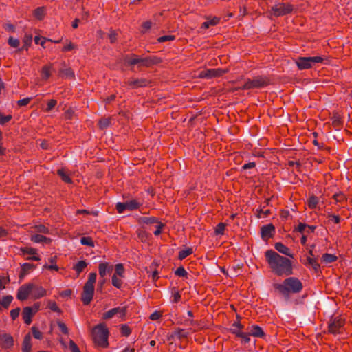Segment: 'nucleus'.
I'll return each mask as SVG.
<instances>
[{
    "label": "nucleus",
    "mask_w": 352,
    "mask_h": 352,
    "mask_svg": "<svg viewBox=\"0 0 352 352\" xmlns=\"http://www.w3.org/2000/svg\"><path fill=\"white\" fill-rule=\"evenodd\" d=\"M266 260L272 271L280 276H288L293 274L292 261L272 250L265 252Z\"/></svg>",
    "instance_id": "nucleus-1"
},
{
    "label": "nucleus",
    "mask_w": 352,
    "mask_h": 352,
    "mask_svg": "<svg viewBox=\"0 0 352 352\" xmlns=\"http://www.w3.org/2000/svg\"><path fill=\"white\" fill-rule=\"evenodd\" d=\"M273 287L286 299L289 298L290 294L299 293L303 288L302 282L296 277L287 278L282 283H274Z\"/></svg>",
    "instance_id": "nucleus-2"
},
{
    "label": "nucleus",
    "mask_w": 352,
    "mask_h": 352,
    "mask_svg": "<svg viewBox=\"0 0 352 352\" xmlns=\"http://www.w3.org/2000/svg\"><path fill=\"white\" fill-rule=\"evenodd\" d=\"M47 294V291L42 286L33 283H28L21 285L17 292L16 298L19 300H27L29 295L34 299L41 298Z\"/></svg>",
    "instance_id": "nucleus-3"
},
{
    "label": "nucleus",
    "mask_w": 352,
    "mask_h": 352,
    "mask_svg": "<svg viewBox=\"0 0 352 352\" xmlns=\"http://www.w3.org/2000/svg\"><path fill=\"white\" fill-rule=\"evenodd\" d=\"M109 329L104 323H100L92 329L93 341L96 345L107 347L109 345Z\"/></svg>",
    "instance_id": "nucleus-4"
},
{
    "label": "nucleus",
    "mask_w": 352,
    "mask_h": 352,
    "mask_svg": "<svg viewBox=\"0 0 352 352\" xmlns=\"http://www.w3.org/2000/svg\"><path fill=\"white\" fill-rule=\"evenodd\" d=\"M96 277L97 274L96 272L90 273L88 280L83 287V290L81 294V300L85 305H89L93 299Z\"/></svg>",
    "instance_id": "nucleus-5"
},
{
    "label": "nucleus",
    "mask_w": 352,
    "mask_h": 352,
    "mask_svg": "<svg viewBox=\"0 0 352 352\" xmlns=\"http://www.w3.org/2000/svg\"><path fill=\"white\" fill-rule=\"evenodd\" d=\"M269 83L270 79L267 77L258 76L252 79H248L240 89L243 90L258 89L267 86Z\"/></svg>",
    "instance_id": "nucleus-6"
},
{
    "label": "nucleus",
    "mask_w": 352,
    "mask_h": 352,
    "mask_svg": "<svg viewBox=\"0 0 352 352\" xmlns=\"http://www.w3.org/2000/svg\"><path fill=\"white\" fill-rule=\"evenodd\" d=\"M294 6L289 3H278L271 8V13L276 17L290 14L294 10Z\"/></svg>",
    "instance_id": "nucleus-7"
},
{
    "label": "nucleus",
    "mask_w": 352,
    "mask_h": 352,
    "mask_svg": "<svg viewBox=\"0 0 352 352\" xmlns=\"http://www.w3.org/2000/svg\"><path fill=\"white\" fill-rule=\"evenodd\" d=\"M322 60L323 58L321 56H300L296 60V63L299 69H306L311 68L316 63L322 62Z\"/></svg>",
    "instance_id": "nucleus-8"
},
{
    "label": "nucleus",
    "mask_w": 352,
    "mask_h": 352,
    "mask_svg": "<svg viewBox=\"0 0 352 352\" xmlns=\"http://www.w3.org/2000/svg\"><path fill=\"white\" fill-rule=\"evenodd\" d=\"M228 72V69H206L201 71L199 77L201 78L210 79L213 78L222 76Z\"/></svg>",
    "instance_id": "nucleus-9"
},
{
    "label": "nucleus",
    "mask_w": 352,
    "mask_h": 352,
    "mask_svg": "<svg viewBox=\"0 0 352 352\" xmlns=\"http://www.w3.org/2000/svg\"><path fill=\"white\" fill-rule=\"evenodd\" d=\"M345 319L341 316H331V334L342 333L344 330Z\"/></svg>",
    "instance_id": "nucleus-10"
},
{
    "label": "nucleus",
    "mask_w": 352,
    "mask_h": 352,
    "mask_svg": "<svg viewBox=\"0 0 352 352\" xmlns=\"http://www.w3.org/2000/svg\"><path fill=\"white\" fill-rule=\"evenodd\" d=\"M140 205L141 204L139 202H138L135 199H132L130 201H126V202L124 203H118L116 206V208L118 213H122L125 210H136L139 208Z\"/></svg>",
    "instance_id": "nucleus-11"
},
{
    "label": "nucleus",
    "mask_w": 352,
    "mask_h": 352,
    "mask_svg": "<svg viewBox=\"0 0 352 352\" xmlns=\"http://www.w3.org/2000/svg\"><path fill=\"white\" fill-rule=\"evenodd\" d=\"M331 126L336 130H340L344 126L343 113L339 110H334L331 117Z\"/></svg>",
    "instance_id": "nucleus-12"
},
{
    "label": "nucleus",
    "mask_w": 352,
    "mask_h": 352,
    "mask_svg": "<svg viewBox=\"0 0 352 352\" xmlns=\"http://www.w3.org/2000/svg\"><path fill=\"white\" fill-rule=\"evenodd\" d=\"M150 83V80L147 78H130L124 81V84L128 85L131 89H137L140 87H146Z\"/></svg>",
    "instance_id": "nucleus-13"
},
{
    "label": "nucleus",
    "mask_w": 352,
    "mask_h": 352,
    "mask_svg": "<svg viewBox=\"0 0 352 352\" xmlns=\"http://www.w3.org/2000/svg\"><path fill=\"white\" fill-rule=\"evenodd\" d=\"M274 234L275 227L272 223L263 226L261 228V236L263 241H267L270 238L273 237Z\"/></svg>",
    "instance_id": "nucleus-14"
},
{
    "label": "nucleus",
    "mask_w": 352,
    "mask_h": 352,
    "mask_svg": "<svg viewBox=\"0 0 352 352\" xmlns=\"http://www.w3.org/2000/svg\"><path fill=\"white\" fill-rule=\"evenodd\" d=\"M126 307H118L113 308V309L109 310L108 311L104 313L102 315V318L104 320H108V319L113 318L117 314H120L121 316H124L126 315Z\"/></svg>",
    "instance_id": "nucleus-15"
},
{
    "label": "nucleus",
    "mask_w": 352,
    "mask_h": 352,
    "mask_svg": "<svg viewBox=\"0 0 352 352\" xmlns=\"http://www.w3.org/2000/svg\"><path fill=\"white\" fill-rule=\"evenodd\" d=\"M0 344L2 347L5 349L11 348L14 345V339L12 336L8 333H0Z\"/></svg>",
    "instance_id": "nucleus-16"
},
{
    "label": "nucleus",
    "mask_w": 352,
    "mask_h": 352,
    "mask_svg": "<svg viewBox=\"0 0 352 352\" xmlns=\"http://www.w3.org/2000/svg\"><path fill=\"white\" fill-rule=\"evenodd\" d=\"M113 270V266L109 263H101L98 265V272L100 278H104L107 274H111Z\"/></svg>",
    "instance_id": "nucleus-17"
},
{
    "label": "nucleus",
    "mask_w": 352,
    "mask_h": 352,
    "mask_svg": "<svg viewBox=\"0 0 352 352\" xmlns=\"http://www.w3.org/2000/svg\"><path fill=\"white\" fill-rule=\"evenodd\" d=\"M34 316V314L33 311V308L31 307H25L23 308L22 316L25 324H30L32 322V318Z\"/></svg>",
    "instance_id": "nucleus-18"
},
{
    "label": "nucleus",
    "mask_w": 352,
    "mask_h": 352,
    "mask_svg": "<svg viewBox=\"0 0 352 352\" xmlns=\"http://www.w3.org/2000/svg\"><path fill=\"white\" fill-rule=\"evenodd\" d=\"M36 268V265L32 263H25L21 265V269L19 275V279L21 280L32 270Z\"/></svg>",
    "instance_id": "nucleus-19"
},
{
    "label": "nucleus",
    "mask_w": 352,
    "mask_h": 352,
    "mask_svg": "<svg viewBox=\"0 0 352 352\" xmlns=\"http://www.w3.org/2000/svg\"><path fill=\"white\" fill-rule=\"evenodd\" d=\"M157 58L156 57H145L142 58L138 56L139 65L144 67H150L152 65L157 63Z\"/></svg>",
    "instance_id": "nucleus-20"
},
{
    "label": "nucleus",
    "mask_w": 352,
    "mask_h": 352,
    "mask_svg": "<svg viewBox=\"0 0 352 352\" xmlns=\"http://www.w3.org/2000/svg\"><path fill=\"white\" fill-rule=\"evenodd\" d=\"M21 251L23 254L32 255V256L27 258L28 260H32V261H40L41 260V258L39 256H36V250L35 248L25 247V248H21Z\"/></svg>",
    "instance_id": "nucleus-21"
},
{
    "label": "nucleus",
    "mask_w": 352,
    "mask_h": 352,
    "mask_svg": "<svg viewBox=\"0 0 352 352\" xmlns=\"http://www.w3.org/2000/svg\"><path fill=\"white\" fill-rule=\"evenodd\" d=\"M275 249L278 251L280 253L288 256L291 258H293V254H291L290 250L289 248H287L286 245L283 244L280 242L276 243L274 245Z\"/></svg>",
    "instance_id": "nucleus-22"
},
{
    "label": "nucleus",
    "mask_w": 352,
    "mask_h": 352,
    "mask_svg": "<svg viewBox=\"0 0 352 352\" xmlns=\"http://www.w3.org/2000/svg\"><path fill=\"white\" fill-rule=\"evenodd\" d=\"M32 343H31V336L28 333L25 336L22 343V351L23 352H31Z\"/></svg>",
    "instance_id": "nucleus-23"
},
{
    "label": "nucleus",
    "mask_w": 352,
    "mask_h": 352,
    "mask_svg": "<svg viewBox=\"0 0 352 352\" xmlns=\"http://www.w3.org/2000/svg\"><path fill=\"white\" fill-rule=\"evenodd\" d=\"M124 63L127 65L133 66L139 64L138 56L135 54L126 55L124 57Z\"/></svg>",
    "instance_id": "nucleus-24"
},
{
    "label": "nucleus",
    "mask_w": 352,
    "mask_h": 352,
    "mask_svg": "<svg viewBox=\"0 0 352 352\" xmlns=\"http://www.w3.org/2000/svg\"><path fill=\"white\" fill-rule=\"evenodd\" d=\"M31 241L34 243H43L46 244H50L52 242V239L50 238L38 234L32 235Z\"/></svg>",
    "instance_id": "nucleus-25"
},
{
    "label": "nucleus",
    "mask_w": 352,
    "mask_h": 352,
    "mask_svg": "<svg viewBox=\"0 0 352 352\" xmlns=\"http://www.w3.org/2000/svg\"><path fill=\"white\" fill-rule=\"evenodd\" d=\"M250 334L254 337L263 338L265 336V333L262 328L258 325H252L250 329Z\"/></svg>",
    "instance_id": "nucleus-26"
},
{
    "label": "nucleus",
    "mask_w": 352,
    "mask_h": 352,
    "mask_svg": "<svg viewBox=\"0 0 352 352\" xmlns=\"http://www.w3.org/2000/svg\"><path fill=\"white\" fill-rule=\"evenodd\" d=\"M88 263L85 261H80L73 266V270L76 271L77 276L87 267Z\"/></svg>",
    "instance_id": "nucleus-27"
},
{
    "label": "nucleus",
    "mask_w": 352,
    "mask_h": 352,
    "mask_svg": "<svg viewBox=\"0 0 352 352\" xmlns=\"http://www.w3.org/2000/svg\"><path fill=\"white\" fill-rule=\"evenodd\" d=\"M57 174L64 182L67 184L72 183V179L70 178L69 174L66 172L65 168L58 169L57 170Z\"/></svg>",
    "instance_id": "nucleus-28"
},
{
    "label": "nucleus",
    "mask_w": 352,
    "mask_h": 352,
    "mask_svg": "<svg viewBox=\"0 0 352 352\" xmlns=\"http://www.w3.org/2000/svg\"><path fill=\"white\" fill-rule=\"evenodd\" d=\"M242 329H243V325L242 324H241L239 322H234L232 324V327L230 329V331L238 337V335L242 333V331H241Z\"/></svg>",
    "instance_id": "nucleus-29"
},
{
    "label": "nucleus",
    "mask_w": 352,
    "mask_h": 352,
    "mask_svg": "<svg viewBox=\"0 0 352 352\" xmlns=\"http://www.w3.org/2000/svg\"><path fill=\"white\" fill-rule=\"evenodd\" d=\"M139 222L140 223H144L147 225H151L154 223H158L157 219L154 217H141L139 219Z\"/></svg>",
    "instance_id": "nucleus-30"
},
{
    "label": "nucleus",
    "mask_w": 352,
    "mask_h": 352,
    "mask_svg": "<svg viewBox=\"0 0 352 352\" xmlns=\"http://www.w3.org/2000/svg\"><path fill=\"white\" fill-rule=\"evenodd\" d=\"M305 264L310 265L316 272H318V271L320 269V265L318 263L317 261L315 258H313L309 256H307L306 258V261L305 262Z\"/></svg>",
    "instance_id": "nucleus-31"
},
{
    "label": "nucleus",
    "mask_w": 352,
    "mask_h": 352,
    "mask_svg": "<svg viewBox=\"0 0 352 352\" xmlns=\"http://www.w3.org/2000/svg\"><path fill=\"white\" fill-rule=\"evenodd\" d=\"M59 73L60 75H63L67 78H75L74 72L71 67L60 69L59 71Z\"/></svg>",
    "instance_id": "nucleus-32"
},
{
    "label": "nucleus",
    "mask_w": 352,
    "mask_h": 352,
    "mask_svg": "<svg viewBox=\"0 0 352 352\" xmlns=\"http://www.w3.org/2000/svg\"><path fill=\"white\" fill-rule=\"evenodd\" d=\"M12 300L13 297L11 295L3 296L2 300L1 301V307H3L5 309H8Z\"/></svg>",
    "instance_id": "nucleus-33"
},
{
    "label": "nucleus",
    "mask_w": 352,
    "mask_h": 352,
    "mask_svg": "<svg viewBox=\"0 0 352 352\" xmlns=\"http://www.w3.org/2000/svg\"><path fill=\"white\" fill-rule=\"evenodd\" d=\"M50 262L52 263V265H45L44 268L48 269V270H54L56 271L58 270V267L56 265L57 257L56 256H52L50 259Z\"/></svg>",
    "instance_id": "nucleus-34"
},
{
    "label": "nucleus",
    "mask_w": 352,
    "mask_h": 352,
    "mask_svg": "<svg viewBox=\"0 0 352 352\" xmlns=\"http://www.w3.org/2000/svg\"><path fill=\"white\" fill-rule=\"evenodd\" d=\"M45 14V10L44 7H38L37 8L34 12V16L38 19L42 20Z\"/></svg>",
    "instance_id": "nucleus-35"
},
{
    "label": "nucleus",
    "mask_w": 352,
    "mask_h": 352,
    "mask_svg": "<svg viewBox=\"0 0 352 352\" xmlns=\"http://www.w3.org/2000/svg\"><path fill=\"white\" fill-rule=\"evenodd\" d=\"M192 252H193L192 249L191 248H188L185 250H182L179 251V252L178 258L179 260H183L185 258H186L188 256L192 254Z\"/></svg>",
    "instance_id": "nucleus-36"
},
{
    "label": "nucleus",
    "mask_w": 352,
    "mask_h": 352,
    "mask_svg": "<svg viewBox=\"0 0 352 352\" xmlns=\"http://www.w3.org/2000/svg\"><path fill=\"white\" fill-rule=\"evenodd\" d=\"M111 124V118H104L99 120L98 126L99 128L102 130L107 129Z\"/></svg>",
    "instance_id": "nucleus-37"
},
{
    "label": "nucleus",
    "mask_w": 352,
    "mask_h": 352,
    "mask_svg": "<svg viewBox=\"0 0 352 352\" xmlns=\"http://www.w3.org/2000/svg\"><path fill=\"white\" fill-rule=\"evenodd\" d=\"M124 272L125 270L123 264L118 263L116 265L114 274H116V276H118L120 277H124Z\"/></svg>",
    "instance_id": "nucleus-38"
},
{
    "label": "nucleus",
    "mask_w": 352,
    "mask_h": 352,
    "mask_svg": "<svg viewBox=\"0 0 352 352\" xmlns=\"http://www.w3.org/2000/svg\"><path fill=\"white\" fill-rule=\"evenodd\" d=\"M331 199H333L336 203H342L346 201V197L342 192L334 194L331 197Z\"/></svg>",
    "instance_id": "nucleus-39"
},
{
    "label": "nucleus",
    "mask_w": 352,
    "mask_h": 352,
    "mask_svg": "<svg viewBox=\"0 0 352 352\" xmlns=\"http://www.w3.org/2000/svg\"><path fill=\"white\" fill-rule=\"evenodd\" d=\"M318 203V199L317 197L312 195L307 201V204L309 208H315Z\"/></svg>",
    "instance_id": "nucleus-40"
},
{
    "label": "nucleus",
    "mask_w": 352,
    "mask_h": 352,
    "mask_svg": "<svg viewBox=\"0 0 352 352\" xmlns=\"http://www.w3.org/2000/svg\"><path fill=\"white\" fill-rule=\"evenodd\" d=\"M118 276H116V274H113L112 276V278H111V281H112V285L118 288V289H120L122 287V280L118 277Z\"/></svg>",
    "instance_id": "nucleus-41"
},
{
    "label": "nucleus",
    "mask_w": 352,
    "mask_h": 352,
    "mask_svg": "<svg viewBox=\"0 0 352 352\" xmlns=\"http://www.w3.org/2000/svg\"><path fill=\"white\" fill-rule=\"evenodd\" d=\"M51 69L52 66L51 65H45L42 68V76L44 79H47L51 76Z\"/></svg>",
    "instance_id": "nucleus-42"
},
{
    "label": "nucleus",
    "mask_w": 352,
    "mask_h": 352,
    "mask_svg": "<svg viewBox=\"0 0 352 352\" xmlns=\"http://www.w3.org/2000/svg\"><path fill=\"white\" fill-rule=\"evenodd\" d=\"M32 336L34 338L38 340H42L43 338V333L39 331V329L33 326L31 328Z\"/></svg>",
    "instance_id": "nucleus-43"
},
{
    "label": "nucleus",
    "mask_w": 352,
    "mask_h": 352,
    "mask_svg": "<svg viewBox=\"0 0 352 352\" xmlns=\"http://www.w3.org/2000/svg\"><path fill=\"white\" fill-rule=\"evenodd\" d=\"M80 243L81 244L84 245H87L89 247H94V242L93 239L89 236H83L80 239Z\"/></svg>",
    "instance_id": "nucleus-44"
},
{
    "label": "nucleus",
    "mask_w": 352,
    "mask_h": 352,
    "mask_svg": "<svg viewBox=\"0 0 352 352\" xmlns=\"http://www.w3.org/2000/svg\"><path fill=\"white\" fill-rule=\"evenodd\" d=\"M175 335L179 339L186 338L188 336V333L183 329L178 328L175 331Z\"/></svg>",
    "instance_id": "nucleus-45"
},
{
    "label": "nucleus",
    "mask_w": 352,
    "mask_h": 352,
    "mask_svg": "<svg viewBox=\"0 0 352 352\" xmlns=\"http://www.w3.org/2000/svg\"><path fill=\"white\" fill-rule=\"evenodd\" d=\"M120 333L122 336L128 337L131 334V330L128 325L122 324L120 327Z\"/></svg>",
    "instance_id": "nucleus-46"
},
{
    "label": "nucleus",
    "mask_w": 352,
    "mask_h": 352,
    "mask_svg": "<svg viewBox=\"0 0 352 352\" xmlns=\"http://www.w3.org/2000/svg\"><path fill=\"white\" fill-rule=\"evenodd\" d=\"M34 229L37 232H39V233H43V234H49L50 233L49 228L42 224L35 226Z\"/></svg>",
    "instance_id": "nucleus-47"
},
{
    "label": "nucleus",
    "mask_w": 352,
    "mask_h": 352,
    "mask_svg": "<svg viewBox=\"0 0 352 352\" xmlns=\"http://www.w3.org/2000/svg\"><path fill=\"white\" fill-rule=\"evenodd\" d=\"M226 224L224 223H219L215 228V234L217 235H222L224 234Z\"/></svg>",
    "instance_id": "nucleus-48"
},
{
    "label": "nucleus",
    "mask_w": 352,
    "mask_h": 352,
    "mask_svg": "<svg viewBox=\"0 0 352 352\" xmlns=\"http://www.w3.org/2000/svg\"><path fill=\"white\" fill-rule=\"evenodd\" d=\"M47 307L53 311L54 312H58V313H60L61 312V310L60 309V308L58 307V305H56V302L54 301H52V300H49L48 301V304H47Z\"/></svg>",
    "instance_id": "nucleus-49"
},
{
    "label": "nucleus",
    "mask_w": 352,
    "mask_h": 352,
    "mask_svg": "<svg viewBox=\"0 0 352 352\" xmlns=\"http://www.w3.org/2000/svg\"><path fill=\"white\" fill-rule=\"evenodd\" d=\"M32 35H25L23 39L24 45L21 49L19 50H21L23 49L28 50V47L32 43Z\"/></svg>",
    "instance_id": "nucleus-50"
},
{
    "label": "nucleus",
    "mask_w": 352,
    "mask_h": 352,
    "mask_svg": "<svg viewBox=\"0 0 352 352\" xmlns=\"http://www.w3.org/2000/svg\"><path fill=\"white\" fill-rule=\"evenodd\" d=\"M68 348L70 352H81L78 345L72 340H69Z\"/></svg>",
    "instance_id": "nucleus-51"
},
{
    "label": "nucleus",
    "mask_w": 352,
    "mask_h": 352,
    "mask_svg": "<svg viewBox=\"0 0 352 352\" xmlns=\"http://www.w3.org/2000/svg\"><path fill=\"white\" fill-rule=\"evenodd\" d=\"M175 275L180 277H186L188 275V272L182 266L179 267L175 272Z\"/></svg>",
    "instance_id": "nucleus-52"
},
{
    "label": "nucleus",
    "mask_w": 352,
    "mask_h": 352,
    "mask_svg": "<svg viewBox=\"0 0 352 352\" xmlns=\"http://www.w3.org/2000/svg\"><path fill=\"white\" fill-rule=\"evenodd\" d=\"M175 39V36H174V35H165V36L159 37L157 38V41L159 43H163V42L173 41Z\"/></svg>",
    "instance_id": "nucleus-53"
},
{
    "label": "nucleus",
    "mask_w": 352,
    "mask_h": 352,
    "mask_svg": "<svg viewBox=\"0 0 352 352\" xmlns=\"http://www.w3.org/2000/svg\"><path fill=\"white\" fill-rule=\"evenodd\" d=\"M8 43L12 47H17L20 44L19 40L12 36L9 37Z\"/></svg>",
    "instance_id": "nucleus-54"
},
{
    "label": "nucleus",
    "mask_w": 352,
    "mask_h": 352,
    "mask_svg": "<svg viewBox=\"0 0 352 352\" xmlns=\"http://www.w3.org/2000/svg\"><path fill=\"white\" fill-rule=\"evenodd\" d=\"M57 101L54 99H51L47 104V108L45 109L46 112L51 111L54 107L56 105Z\"/></svg>",
    "instance_id": "nucleus-55"
},
{
    "label": "nucleus",
    "mask_w": 352,
    "mask_h": 352,
    "mask_svg": "<svg viewBox=\"0 0 352 352\" xmlns=\"http://www.w3.org/2000/svg\"><path fill=\"white\" fill-rule=\"evenodd\" d=\"M12 118V117L11 115L3 116L2 113H0V124H5L6 123L10 122Z\"/></svg>",
    "instance_id": "nucleus-56"
},
{
    "label": "nucleus",
    "mask_w": 352,
    "mask_h": 352,
    "mask_svg": "<svg viewBox=\"0 0 352 352\" xmlns=\"http://www.w3.org/2000/svg\"><path fill=\"white\" fill-rule=\"evenodd\" d=\"M58 326L59 329L60 330V331L63 333H64L65 335H67L69 333V329L65 323L59 321V322H58Z\"/></svg>",
    "instance_id": "nucleus-57"
},
{
    "label": "nucleus",
    "mask_w": 352,
    "mask_h": 352,
    "mask_svg": "<svg viewBox=\"0 0 352 352\" xmlns=\"http://www.w3.org/2000/svg\"><path fill=\"white\" fill-rule=\"evenodd\" d=\"M250 336H251L250 331L248 333L242 332L238 335V337L242 338L244 343H248L250 340Z\"/></svg>",
    "instance_id": "nucleus-58"
},
{
    "label": "nucleus",
    "mask_w": 352,
    "mask_h": 352,
    "mask_svg": "<svg viewBox=\"0 0 352 352\" xmlns=\"http://www.w3.org/2000/svg\"><path fill=\"white\" fill-rule=\"evenodd\" d=\"M271 213L270 210H263V209L257 210V217L258 218L267 217Z\"/></svg>",
    "instance_id": "nucleus-59"
},
{
    "label": "nucleus",
    "mask_w": 352,
    "mask_h": 352,
    "mask_svg": "<svg viewBox=\"0 0 352 352\" xmlns=\"http://www.w3.org/2000/svg\"><path fill=\"white\" fill-rule=\"evenodd\" d=\"M162 316V314L160 311H155L150 315L149 318L151 320H157L160 319Z\"/></svg>",
    "instance_id": "nucleus-60"
},
{
    "label": "nucleus",
    "mask_w": 352,
    "mask_h": 352,
    "mask_svg": "<svg viewBox=\"0 0 352 352\" xmlns=\"http://www.w3.org/2000/svg\"><path fill=\"white\" fill-rule=\"evenodd\" d=\"M31 100H32V98H25L22 100H19L17 101V104L19 107L26 106L30 103Z\"/></svg>",
    "instance_id": "nucleus-61"
},
{
    "label": "nucleus",
    "mask_w": 352,
    "mask_h": 352,
    "mask_svg": "<svg viewBox=\"0 0 352 352\" xmlns=\"http://www.w3.org/2000/svg\"><path fill=\"white\" fill-rule=\"evenodd\" d=\"M20 308L19 307H17L16 309H14L12 310H11L10 311V317L12 318V319L13 320H16V318H18L19 315V313H20Z\"/></svg>",
    "instance_id": "nucleus-62"
},
{
    "label": "nucleus",
    "mask_w": 352,
    "mask_h": 352,
    "mask_svg": "<svg viewBox=\"0 0 352 352\" xmlns=\"http://www.w3.org/2000/svg\"><path fill=\"white\" fill-rule=\"evenodd\" d=\"M157 223L156 230L153 232L155 236H158L162 233V230L164 226V224L162 223L158 222Z\"/></svg>",
    "instance_id": "nucleus-63"
},
{
    "label": "nucleus",
    "mask_w": 352,
    "mask_h": 352,
    "mask_svg": "<svg viewBox=\"0 0 352 352\" xmlns=\"http://www.w3.org/2000/svg\"><path fill=\"white\" fill-rule=\"evenodd\" d=\"M151 21H145L142 23V32H145L146 31L148 30L151 28Z\"/></svg>",
    "instance_id": "nucleus-64"
}]
</instances>
